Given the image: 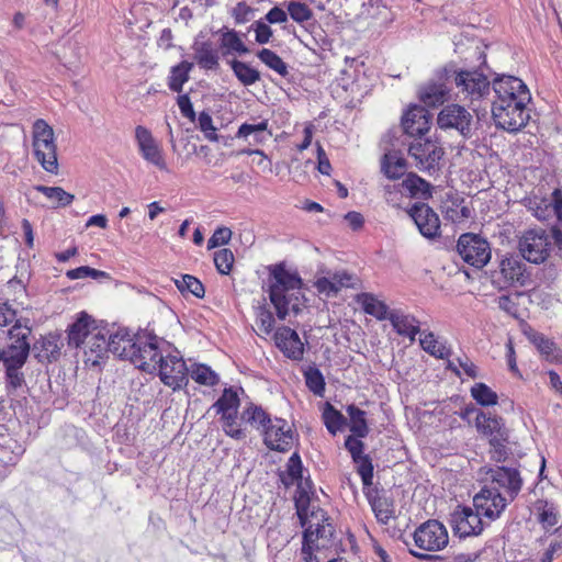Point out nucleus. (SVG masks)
Listing matches in <instances>:
<instances>
[{
    "instance_id": "17",
    "label": "nucleus",
    "mask_w": 562,
    "mask_h": 562,
    "mask_svg": "<svg viewBox=\"0 0 562 562\" xmlns=\"http://www.w3.org/2000/svg\"><path fill=\"white\" fill-rule=\"evenodd\" d=\"M408 154L415 159L420 170L435 171L438 169L443 150L435 142L418 137L409 144Z\"/></svg>"
},
{
    "instance_id": "48",
    "label": "nucleus",
    "mask_w": 562,
    "mask_h": 562,
    "mask_svg": "<svg viewBox=\"0 0 562 562\" xmlns=\"http://www.w3.org/2000/svg\"><path fill=\"white\" fill-rule=\"evenodd\" d=\"M231 67L244 86H251L260 79L259 71L244 61L235 59L231 63Z\"/></svg>"
},
{
    "instance_id": "50",
    "label": "nucleus",
    "mask_w": 562,
    "mask_h": 562,
    "mask_svg": "<svg viewBox=\"0 0 562 562\" xmlns=\"http://www.w3.org/2000/svg\"><path fill=\"white\" fill-rule=\"evenodd\" d=\"M190 375L196 383L206 386H214L220 381L218 374L206 364H194Z\"/></svg>"
},
{
    "instance_id": "47",
    "label": "nucleus",
    "mask_w": 562,
    "mask_h": 562,
    "mask_svg": "<svg viewBox=\"0 0 562 562\" xmlns=\"http://www.w3.org/2000/svg\"><path fill=\"white\" fill-rule=\"evenodd\" d=\"M177 289L183 293H191L198 299H202L205 294L203 283L191 274H182L180 279L175 280Z\"/></svg>"
},
{
    "instance_id": "46",
    "label": "nucleus",
    "mask_w": 562,
    "mask_h": 562,
    "mask_svg": "<svg viewBox=\"0 0 562 562\" xmlns=\"http://www.w3.org/2000/svg\"><path fill=\"white\" fill-rule=\"evenodd\" d=\"M488 445L490 458L497 463L505 462L513 453L510 448V434L504 436V440L501 438L492 439L490 440Z\"/></svg>"
},
{
    "instance_id": "11",
    "label": "nucleus",
    "mask_w": 562,
    "mask_h": 562,
    "mask_svg": "<svg viewBox=\"0 0 562 562\" xmlns=\"http://www.w3.org/2000/svg\"><path fill=\"white\" fill-rule=\"evenodd\" d=\"M415 546L423 551H440L449 543L446 526L437 519H429L419 525L414 533Z\"/></svg>"
},
{
    "instance_id": "60",
    "label": "nucleus",
    "mask_w": 562,
    "mask_h": 562,
    "mask_svg": "<svg viewBox=\"0 0 562 562\" xmlns=\"http://www.w3.org/2000/svg\"><path fill=\"white\" fill-rule=\"evenodd\" d=\"M232 15L238 24L246 23L255 16V9L246 1H239L232 9Z\"/></svg>"
},
{
    "instance_id": "21",
    "label": "nucleus",
    "mask_w": 562,
    "mask_h": 562,
    "mask_svg": "<svg viewBox=\"0 0 562 562\" xmlns=\"http://www.w3.org/2000/svg\"><path fill=\"white\" fill-rule=\"evenodd\" d=\"M509 501L506 496L495 488L488 486L482 490L473 497V506L475 510L490 520L497 519L507 507Z\"/></svg>"
},
{
    "instance_id": "42",
    "label": "nucleus",
    "mask_w": 562,
    "mask_h": 562,
    "mask_svg": "<svg viewBox=\"0 0 562 562\" xmlns=\"http://www.w3.org/2000/svg\"><path fill=\"white\" fill-rule=\"evenodd\" d=\"M241 419L262 432L273 418L261 406L251 403L243 411Z\"/></svg>"
},
{
    "instance_id": "30",
    "label": "nucleus",
    "mask_w": 562,
    "mask_h": 562,
    "mask_svg": "<svg viewBox=\"0 0 562 562\" xmlns=\"http://www.w3.org/2000/svg\"><path fill=\"white\" fill-rule=\"evenodd\" d=\"M98 329L93 326L92 318L85 312L68 327V346L80 348Z\"/></svg>"
},
{
    "instance_id": "29",
    "label": "nucleus",
    "mask_w": 562,
    "mask_h": 562,
    "mask_svg": "<svg viewBox=\"0 0 562 562\" xmlns=\"http://www.w3.org/2000/svg\"><path fill=\"white\" fill-rule=\"evenodd\" d=\"M80 348L83 349V361L86 366H99L103 362L109 352L106 336L98 329Z\"/></svg>"
},
{
    "instance_id": "20",
    "label": "nucleus",
    "mask_w": 562,
    "mask_h": 562,
    "mask_svg": "<svg viewBox=\"0 0 562 562\" xmlns=\"http://www.w3.org/2000/svg\"><path fill=\"white\" fill-rule=\"evenodd\" d=\"M261 434L270 450L285 452L293 446L294 431L283 418L274 417Z\"/></svg>"
},
{
    "instance_id": "62",
    "label": "nucleus",
    "mask_w": 562,
    "mask_h": 562,
    "mask_svg": "<svg viewBox=\"0 0 562 562\" xmlns=\"http://www.w3.org/2000/svg\"><path fill=\"white\" fill-rule=\"evenodd\" d=\"M232 235L233 233L228 227H217L207 240V249H213L228 244Z\"/></svg>"
},
{
    "instance_id": "16",
    "label": "nucleus",
    "mask_w": 562,
    "mask_h": 562,
    "mask_svg": "<svg viewBox=\"0 0 562 562\" xmlns=\"http://www.w3.org/2000/svg\"><path fill=\"white\" fill-rule=\"evenodd\" d=\"M450 525L459 538L479 536L484 529L482 516L468 506L456 507L450 515Z\"/></svg>"
},
{
    "instance_id": "13",
    "label": "nucleus",
    "mask_w": 562,
    "mask_h": 562,
    "mask_svg": "<svg viewBox=\"0 0 562 562\" xmlns=\"http://www.w3.org/2000/svg\"><path fill=\"white\" fill-rule=\"evenodd\" d=\"M452 82L451 69L439 70L435 78L427 81L418 90L420 102L428 108L442 105L450 97Z\"/></svg>"
},
{
    "instance_id": "33",
    "label": "nucleus",
    "mask_w": 562,
    "mask_h": 562,
    "mask_svg": "<svg viewBox=\"0 0 562 562\" xmlns=\"http://www.w3.org/2000/svg\"><path fill=\"white\" fill-rule=\"evenodd\" d=\"M525 334L528 340L538 349L546 360L551 362L560 361L562 353L553 340L533 329L526 330Z\"/></svg>"
},
{
    "instance_id": "23",
    "label": "nucleus",
    "mask_w": 562,
    "mask_h": 562,
    "mask_svg": "<svg viewBox=\"0 0 562 562\" xmlns=\"http://www.w3.org/2000/svg\"><path fill=\"white\" fill-rule=\"evenodd\" d=\"M135 139L144 160L154 165L159 170H167L162 149L147 127L137 125L135 128Z\"/></svg>"
},
{
    "instance_id": "59",
    "label": "nucleus",
    "mask_w": 562,
    "mask_h": 562,
    "mask_svg": "<svg viewBox=\"0 0 562 562\" xmlns=\"http://www.w3.org/2000/svg\"><path fill=\"white\" fill-rule=\"evenodd\" d=\"M236 419L237 414L223 415V429L227 436L240 440L246 437V432L238 427Z\"/></svg>"
},
{
    "instance_id": "43",
    "label": "nucleus",
    "mask_w": 562,
    "mask_h": 562,
    "mask_svg": "<svg viewBox=\"0 0 562 562\" xmlns=\"http://www.w3.org/2000/svg\"><path fill=\"white\" fill-rule=\"evenodd\" d=\"M239 397L236 390L233 387H227L223 391V394L220 398L214 403L213 407L216 409L217 414L229 415L237 414L239 407Z\"/></svg>"
},
{
    "instance_id": "54",
    "label": "nucleus",
    "mask_w": 562,
    "mask_h": 562,
    "mask_svg": "<svg viewBox=\"0 0 562 562\" xmlns=\"http://www.w3.org/2000/svg\"><path fill=\"white\" fill-rule=\"evenodd\" d=\"M234 260V254L228 248H222L214 252V265L221 274H229Z\"/></svg>"
},
{
    "instance_id": "56",
    "label": "nucleus",
    "mask_w": 562,
    "mask_h": 562,
    "mask_svg": "<svg viewBox=\"0 0 562 562\" xmlns=\"http://www.w3.org/2000/svg\"><path fill=\"white\" fill-rule=\"evenodd\" d=\"M256 326L262 335H269L274 327V317L266 306H259L256 312Z\"/></svg>"
},
{
    "instance_id": "5",
    "label": "nucleus",
    "mask_w": 562,
    "mask_h": 562,
    "mask_svg": "<svg viewBox=\"0 0 562 562\" xmlns=\"http://www.w3.org/2000/svg\"><path fill=\"white\" fill-rule=\"evenodd\" d=\"M169 349H172V345L166 339L151 333H139L135 336L128 360L136 368L154 373Z\"/></svg>"
},
{
    "instance_id": "1",
    "label": "nucleus",
    "mask_w": 562,
    "mask_h": 562,
    "mask_svg": "<svg viewBox=\"0 0 562 562\" xmlns=\"http://www.w3.org/2000/svg\"><path fill=\"white\" fill-rule=\"evenodd\" d=\"M493 90L492 116L495 125L509 133L525 127L530 117L527 104L531 100L527 85L517 77L503 75L494 80Z\"/></svg>"
},
{
    "instance_id": "22",
    "label": "nucleus",
    "mask_w": 562,
    "mask_h": 562,
    "mask_svg": "<svg viewBox=\"0 0 562 562\" xmlns=\"http://www.w3.org/2000/svg\"><path fill=\"white\" fill-rule=\"evenodd\" d=\"M407 213L425 238L435 239L440 236L439 216L428 204L416 202Z\"/></svg>"
},
{
    "instance_id": "36",
    "label": "nucleus",
    "mask_w": 562,
    "mask_h": 562,
    "mask_svg": "<svg viewBox=\"0 0 562 562\" xmlns=\"http://www.w3.org/2000/svg\"><path fill=\"white\" fill-rule=\"evenodd\" d=\"M406 160L401 151L389 150L384 154L381 161V169L390 179H397L406 172Z\"/></svg>"
},
{
    "instance_id": "28",
    "label": "nucleus",
    "mask_w": 562,
    "mask_h": 562,
    "mask_svg": "<svg viewBox=\"0 0 562 562\" xmlns=\"http://www.w3.org/2000/svg\"><path fill=\"white\" fill-rule=\"evenodd\" d=\"M23 453L24 448L18 440L9 435L0 436V480L18 463Z\"/></svg>"
},
{
    "instance_id": "49",
    "label": "nucleus",
    "mask_w": 562,
    "mask_h": 562,
    "mask_svg": "<svg viewBox=\"0 0 562 562\" xmlns=\"http://www.w3.org/2000/svg\"><path fill=\"white\" fill-rule=\"evenodd\" d=\"M35 190L43 193L48 200L54 202L56 206H67L69 205L75 196L68 192H66L60 187H45V186H36Z\"/></svg>"
},
{
    "instance_id": "44",
    "label": "nucleus",
    "mask_w": 562,
    "mask_h": 562,
    "mask_svg": "<svg viewBox=\"0 0 562 562\" xmlns=\"http://www.w3.org/2000/svg\"><path fill=\"white\" fill-rule=\"evenodd\" d=\"M353 464L356 465L357 474L361 479L362 483V491H366L367 488L374 487L376 485H380L379 482H374V467L373 461L370 456L361 458L357 461H353Z\"/></svg>"
},
{
    "instance_id": "58",
    "label": "nucleus",
    "mask_w": 562,
    "mask_h": 562,
    "mask_svg": "<svg viewBox=\"0 0 562 562\" xmlns=\"http://www.w3.org/2000/svg\"><path fill=\"white\" fill-rule=\"evenodd\" d=\"M199 128L203 133L204 137L210 142H217L218 135L216 134V127L213 124L212 116L203 111L198 117Z\"/></svg>"
},
{
    "instance_id": "32",
    "label": "nucleus",
    "mask_w": 562,
    "mask_h": 562,
    "mask_svg": "<svg viewBox=\"0 0 562 562\" xmlns=\"http://www.w3.org/2000/svg\"><path fill=\"white\" fill-rule=\"evenodd\" d=\"M353 300L360 305L366 314L375 317L379 321H385L390 317L391 311L389 306L372 293H359Z\"/></svg>"
},
{
    "instance_id": "10",
    "label": "nucleus",
    "mask_w": 562,
    "mask_h": 562,
    "mask_svg": "<svg viewBox=\"0 0 562 562\" xmlns=\"http://www.w3.org/2000/svg\"><path fill=\"white\" fill-rule=\"evenodd\" d=\"M529 280V273L526 271V265L518 256H506L498 265V268L492 273L493 284L505 290L510 286H525Z\"/></svg>"
},
{
    "instance_id": "31",
    "label": "nucleus",
    "mask_w": 562,
    "mask_h": 562,
    "mask_svg": "<svg viewBox=\"0 0 562 562\" xmlns=\"http://www.w3.org/2000/svg\"><path fill=\"white\" fill-rule=\"evenodd\" d=\"M387 319L400 336L408 337L412 341L420 333L419 321L400 308L392 310Z\"/></svg>"
},
{
    "instance_id": "40",
    "label": "nucleus",
    "mask_w": 562,
    "mask_h": 562,
    "mask_svg": "<svg viewBox=\"0 0 562 562\" xmlns=\"http://www.w3.org/2000/svg\"><path fill=\"white\" fill-rule=\"evenodd\" d=\"M193 66V63L183 60L171 68L170 76L168 78V87L171 91H182L183 85L190 79V71Z\"/></svg>"
},
{
    "instance_id": "9",
    "label": "nucleus",
    "mask_w": 562,
    "mask_h": 562,
    "mask_svg": "<svg viewBox=\"0 0 562 562\" xmlns=\"http://www.w3.org/2000/svg\"><path fill=\"white\" fill-rule=\"evenodd\" d=\"M437 124L443 131H456L462 138H471L474 132L472 113L460 104L443 106L437 116Z\"/></svg>"
},
{
    "instance_id": "4",
    "label": "nucleus",
    "mask_w": 562,
    "mask_h": 562,
    "mask_svg": "<svg viewBox=\"0 0 562 562\" xmlns=\"http://www.w3.org/2000/svg\"><path fill=\"white\" fill-rule=\"evenodd\" d=\"M301 290L302 279L296 272L286 270L283 263L270 269L268 293L279 319L301 312L304 299Z\"/></svg>"
},
{
    "instance_id": "7",
    "label": "nucleus",
    "mask_w": 562,
    "mask_h": 562,
    "mask_svg": "<svg viewBox=\"0 0 562 562\" xmlns=\"http://www.w3.org/2000/svg\"><path fill=\"white\" fill-rule=\"evenodd\" d=\"M452 82L458 89V94L470 102L480 101L491 92V83L487 77L477 70L451 69Z\"/></svg>"
},
{
    "instance_id": "14",
    "label": "nucleus",
    "mask_w": 562,
    "mask_h": 562,
    "mask_svg": "<svg viewBox=\"0 0 562 562\" xmlns=\"http://www.w3.org/2000/svg\"><path fill=\"white\" fill-rule=\"evenodd\" d=\"M457 250L463 261L475 268H483L491 259L488 243L475 234H462L459 237Z\"/></svg>"
},
{
    "instance_id": "64",
    "label": "nucleus",
    "mask_w": 562,
    "mask_h": 562,
    "mask_svg": "<svg viewBox=\"0 0 562 562\" xmlns=\"http://www.w3.org/2000/svg\"><path fill=\"white\" fill-rule=\"evenodd\" d=\"M539 521L544 529L551 528L558 524V514L552 504H544L539 514Z\"/></svg>"
},
{
    "instance_id": "26",
    "label": "nucleus",
    "mask_w": 562,
    "mask_h": 562,
    "mask_svg": "<svg viewBox=\"0 0 562 562\" xmlns=\"http://www.w3.org/2000/svg\"><path fill=\"white\" fill-rule=\"evenodd\" d=\"M274 341L286 358L295 361L303 359L304 344L294 329L286 326L278 328L274 334Z\"/></svg>"
},
{
    "instance_id": "37",
    "label": "nucleus",
    "mask_w": 562,
    "mask_h": 562,
    "mask_svg": "<svg viewBox=\"0 0 562 562\" xmlns=\"http://www.w3.org/2000/svg\"><path fill=\"white\" fill-rule=\"evenodd\" d=\"M106 339L109 352L121 359L128 360L135 338H132L126 329H120Z\"/></svg>"
},
{
    "instance_id": "27",
    "label": "nucleus",
    "mask_w": 562,
    "mask_h": 562,
    "mask_svg": "<svg viewBox=\"0 0 562 562\" xmlns=\"http://www.w3.org/2000/svg\"><path fill=\"white\" fill-rule=\"evenodd\" d=\"M402 127L408 136L422 137L429 131V113L424 106L414 105L402 119Z\"/></svg>"
},
{
    "instance_id": "61",
    "label": "nucleus",
    "mask_w": 562,
    "mask_h": 562,
    "mask_svg": "<svg viewBox=\"0 0 562 562\" xmlns=\"http://www.w3.org/2000/svg\"><path fill=\"white\" fill-rule=\"evenodd\" d=\"M288 12L290 16L299 23H303L312 18L311 9L301 2L292 1L288 5Z\"/></svg>"
},
{
    "instance_id": "19",
    "label": "nucleus",
    "mask_w": 562,
    "mask_h": 562,
    "mask_svg": "<svg viewBox=\"0 0 562 562\" xmlns=\"http://www.w3.org/2000/svg\"><path fill=\"white\" fill-rule=\"evenodd\" d=\"M427 199L431 195L430 184L415 173H408L402 182L385 187L386 201L397 204L396 195Z\"/></svg>"
},
{
    "instance_id": "52",
    "label": "nucleus",
    "mask_w": 562,
    "mask_h": 562,
    "mask_svg": "<svg viewBox=\"0 0 562 562\" xmlns=\"http://www.w3.org/2000/svg\"><path fill=\"white\" fill-rule=\"evenodd\" d=\"M257 56L265 65L278 72L280 76L286 77L289 75L286 64L274 52L268 48H262L257 53Z\"/></svg>"
},
{
    "instance_id": "63",
    "label": "nucleus",
    "mask_w": 562,
    "mask_h": 562,
    "mask_svg": "<svg viewBox=\"0 0 562 562\" xmlns=\"http://www.w3.org/2000/svg\"><path fill=\"white\" fill-rule=\"evenodd\" d=\"M268 128V122L261 121L257 124H248L244 123L239 126L236 137L238 138H248L251 135H261Z\"/></svg>"
},
{
    "instance_id": "6",
    "label": "nucleus",
    "mask_w": 562,
    "mask_h": 562,
    "mask_svg": "<svg viewBox=\"0 0 562 562\" xmlns=\"http://www.w3.org/2000/svg\"><path fill=\"white\" fill-rule=\"evenodd\" d=\"M32 146L35 159L49 173H57V145L52 126L45 120L38 119L33 123Z\"/></svg>"
},
{
    "instance_id": "24",
    "label": "nucleus",
    "mask_w": 562,
    "mask_h": 562,
    "mask_svg": "<svg viewBox=\"0 0 562 562\" xmlns=\"http://www.w3.org/2000/svg\"><path fill=\"white\" fill-rule=\"evenodd\" d=\"M63 347L64 339L61 334L52 331L40 336L31 345V352L40 363H53L60 358Z\"/></svg>"
},
{
    "instance_id": "35",
    "label": "nucleus",
    "mask_w": 562,
    "mask_h": 562,
    "mask_svg": "<svg viewBox=\"0 0 562 562\" xmlns=\"http://www.w3.org/2000/svg\"><path fill=\"white\" fill-rule=\"evenodd\" d=\"M524 205L539 221H547L552 217V199L533 193L524 199Z\"/></svg>"
},
{
    "instance_id": "55",
    "label": "nucleus",
    "mask_w": 562,
    "mask_h": 562,
    "mask_svg": "<svg viewBox=\"0 0 562 562\" xmlns=\"http://www.w3.org/2000/svg\"><path fill=\"white\" fill-rule=\"evenodd\" d=\"M221 45L228 52H236L238 54L249 53V49L235 31L225 32L222 36Z\"/></svg>"
},
{
    "instance_id": "15",
    "label": "nucleus",
    "mask_w": 562,
    "mask_h": 562,
    "mask_svg": "<svg viewBox=\"0 0 562 562\" xmlns=\"http://www.w3.org/2000/svg\"><path fill=\"white\" fill-rule=\"evenodd\" d=\"M491 485L488 487L504 491V495L509 502H513L521 491L524 481L518 469L506 465H496L490 468L486 472Z\"/></svg>"
},
{
    "instance_id": "39",
    "label": "nucleus",
    "mask_w": 562,
    "mask_h": 562,
    "mask_svg": "<svg viewBox=\"0 0 562 562\" xmlns=\"http://www.w3.org/2000/svg\"><path fill=\"white\" fill-rule=\"evenodd\" d=\"M353 82L357 83L362 94H367L376 82L374 69L366 66L364 60L353 58Z\"/></svg>"
},
{
    "instance_id": "41",
    "label": "nucleus",
    "mask_w": 562,
    "mask_h": 562,
    "mask_svg": "<svg viewBox=\"0 0 562 562\" xmlns=\"http://www.w3.org/2000/svg\"><path fill=\"white\" fill-rule=\"evenodd\" d=\"M419 344L423 350L438 359L448 358L451 353L450 349L446 345L440 344L437 340L432 331L420 330Z\"/></svg>"
},
{
    "instance_id": "38",
    "label": "nucleus",
    "mask_w": 562,
    "mask_h": 562,
    "mask_svg": "<svg viewBox=\"0 0 562 562\" xmlns=\"http://www.w3.org/2000/svg\"><path fill=\"white\" fill-rule=\"evenodd\" d=\"M445 217L453 223H461L471 217V210L460 196H449L442 204Z\"/></svg>"
},
{
    "instance_id": "12",
    "label": "nucleus",
    "mask_w": 562,
    "mask_h": 562,
    "mask_svg": "<svg viewBox=\"0 0 562 562\" xmlns=\"http://www.w3.org/2000/svg\"><path fill=\"white\" fill-rule=\"evenodd\" d=\"M551 237L543 229H529L519 239V251L524 259L542 263L551 252Z\"/></svg>"
},
{
    "instance_id": "3",
    "label": "nucleus",
    "mask_w": 562,
    "mask_h": 562,
    "mask_svg": "<svg viewBox=\"0 0 562 562\" xmlns=\"http://www.w3.org/2000/svg\"><path fill=\"white\" fill-rule=\"evenodd\" d=\"M32 333L29 318H20L9 329L11 342L0 349V364L9 395H23L27 390L23 368L31 353L29 337Z\"/></svg>"
},
{
    "instance_id": "34",
    "label": "nucleus",
    "mask_w": 562,
    "mask_h": 562,
    "mask_svg": "<svg viewBox=\"0 0 562 562\" xmlns=\"http://www.w3.org/2000/svg\"><path fill=\"white\" fill-rule=\"evenodd\" d=\"M194 59L203 69H216L220 65V55L210 41L195 42L193 44Z\"/></svg>"
},
{
    "instance_id": "53",
    "label": "nucleus",
    "mask_w": 562,
    "mask_h": 562,
    "mask_svg": "<svg viewBox=\"0 0 562 562\" xmlns=\"http://www.w3.org/2000/svg\"><path fill=\"white\" fill-rule=\"evenodd\" d=\"M306 386L317 396H323L325 391V380L322 372L315 367H308L304 371Z\"/></svg>"
},
{
    "instance_id": "25",
    "label": "nucleus",
    "mask_w": 562,
    "mask_h": 562,
    "mask_svg": "<svg viewBox=\"0 0 562 562\" xmlns=\"http://www.w3.org/2000/svg\"><path fill=\"white\" fill-rule=\"evenodd\" d=\"M476 413L474 425L476 430L490 440L501 438L509 435V429L506 427L502 417L485 413L476 408H467L465 414Z\"/></svg>"
},
{
    "instance_id": "57",
    "label": "nucleus",
    "mask_w": 562,
    "mask_h": 562,
    "mask_svg": "<svg viewBox=\"0 0 562 562\" xmlns=\"http://www.w3.org/2000/svg\"><path fill=\"white\" fill-rule=\"evenodd\" d=\"M369 424L368 413L353 405V437H367Z\"/></svg>"
},
{
    "instance_id": "18",
    "label": "nucleus",
    "mask_w": 562,
    "mask_h": 562,
    "mask_svg": "<svg viewBox=\"0 0 562 562\" xmlns=\"http://www.w3.org/2000/svg\"><path fill=\"white\" fill-rule=\"evenodd\" d=\"M368 501L378 522L387 525L396 518L395 502L392 495L384 487L376 485L362 491Z\"/></svg>"
},
{
    "instance_id": "45",
    "label": "nucleus",
    "mask_w": 562,
    "mask_h": 562,
    "mask_svg": "<svg viewBox=\"0 0 562 562\" xmlns=\"http://www.w3.org/2000/svg\"><path fill=\"white\" fill-rule=\"evenodd\" d=\"M323 419L327 430L331 435L341 431L347 425L346 417L329 403L325 404Z\"/></svg>"
},
{
    "instance_id": "51",
    "label": "nucleus",
    "mask_w": 562,
    "mask_h": 562,
    "mask_svg": "<svg viewBox=\"0 0 562 562\" xmlns=\"http://www.w3.org/2000/svg\"><path fill=\"white\" fill-rule=\"evenodd\" d=\"M471 396L482 406H493L497 404V394L485 383L479 382L471 387Z\"/></svg>"
},
{
    "instance_id": "2",
    "label": "nucleus",
    "mask_w": 562,
    "mask_h": 562,
    "mask_svg": "<svg viewBox=\"0 0 562 562\" xmlns=\"http://www.w3.org/2000/svg\"><path fill=\"white\" fill-rule=\"evenodd\" d=\"M295 507L304 528L302 559L305 562H321L322 559L317 554L335 546V529L329 522V517L304 494L295 499Z\"/></svg>"
},
{
    "instance_id": "8",
    "label": "nucleus",
    "mask_w": 562,
    "mask_h": 562,
    "mask_svg": "<svg viewBox=\"0 0 562 562\" xmlns=\"http://www.w3.org/2000/svg\"><path fill=\"white\" fill-rule=\"evenodd\" d=\"M160 381L178 391L188 384L189 369L181 353L173 347L162 356V361L157 364V371Z\"/></svg>"
}]
</instances>
